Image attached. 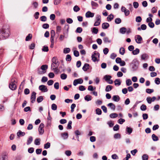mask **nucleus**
Instances as JSON below:
<instances>
[{"mask_svg": "<svg viewBox=\"0 0 160 160\" xmlns=\"http://www.w3.org/2000/svg\"><path fill=\"white\" fill-rule=\"evenodd\" d=\"M10 33L9 27L7 25H3L0 30V40H4L8 38Z\"/></svg>", "mask_w": 160, "mask_h": 160, "instance_id": "1", "label": "nucleus"}, {"mask_svg": "<svg viewBox=\"0 0 160 160\" xmlns=\"http://www.w3.org/2000/svg\"><path fill=\"white\" fill-rule=\"evenodd\" d=\"M17 79L15 78H12L11 79L9 84V88L12 90H15L17 88L16 83H17Z\"/></svg>", "mask_w": 160, "mask_h": 160, "instance_id": "2", "label": "nucleus"}, {"mask_svg": "<svg viewBox=\"0 0 160 160\" xmlns=\"http://www.w3.org/2000/svg\"><path fill=\"white\" fill-rule=\"evenodd\" d=\"M48 68V65H42L41 68H38V73L39 74L41 75L45 73L46 72V70Z\"/></svg>", "mask_w": 160, "mask_h": 160, "instance_id": "3", "label": "nucleus"}, {"mask_svg": "<svg viewBox=\"0 0 160 160\" xmlns=\"http://www.w3.org/2000/svg\"><path fill=\"white\" fill-rule=\"evenodd\" d=\"M92 60L94 62L98 61L100 58V54L97 51H95L92 55Z\"/></svg>", "mask_w": 160, "mask_h": 160, "instance_id": "4", "label": "nucleus"}, {"mask_svg": "<svg viewBox=\"0 0 160 160\" xmlns=\"http://www.w3.org/2000/svg\"><path fill=\"white\" fill-rule=\"evenodd\" d=\"M132 69L133 71H136L138 68L139 63L136 59H134L132 62Z\"/></svg>", "mask_w": 160, "mask_h": 160, "instance_id": "5", "label": "nucleus"}, {"mask_svg": "<svg viewBox=\"0 0 160 160\" xmlns=\"http://www.w3.org/2000/svg\"><path fill=\"white\" fill-rule=\"evenodd\" d=\"M52 63L51 64V68L55 67H58L59 65V63L57 57H53L52 59Z\"/></svg>", "mask_w": 160, "mask_h": 160, "instance_id": "6", "label": "nucleus"}, {"mask_svg": "<svg viewBox=\"0 0 160 160\" xmlns=\"http://www.w3.org/2000/svg\"><path fill=\"white\" fill-rule=\"evenodd\" d=\"M44 127V124L43 123H41L39 125L38 128L39 134V135H42L44 132V130L43 128Z\"/></svg>", "mask_w": 160, "mask_h": 160, "instance_id": "7", "label": "nucleus"}, {"mask_svg": "<svg viewBox=\"0 0 160 160\" xmlns=\"http://www.w3.org/2000/svg\"><path fill=\"white\" fill-rule=\"evenodd\" d=\"M96 21L95 22L94 26H99L101 22V16L99 14L97 15H96Z\"/></svg>", "mask_w": 160, "mask_h": 160, "instance_id": "8", "label": "nucleus"}, {"mask_svg": "<svg viewBox=\"0 0 160 160\" xmlns=\"http://www.w3.org/2000/svg\"><path fill=\"white\" fill-rule=\"evenodd\" d=\"M39 89L42 92H48V90L47 87L43 85H40L39 87Z\"/></svg>", "mask_w": 160, "mask_h": 160, "instance_id": "9", "label": "nucleus"}, {"mask_svg": "<svg viewBox=\"0 0 160 160\" xmlns=\"http://www.w3.org/2000/svg\"><path fill=\"white\" fill-rule=\"evenodd\" d=\"M135 41L138 44L142 43V37L140 35H137L135 37Z\"/></svg>", "mask_w": 160, "mask_h": 160, "instance_id": "10", "label": "nucleus"}, {"mask_svg": "<svg viewBox=\"0 0 160 160\" xmlns=\"http://www.w3.org/2000/svg\"><path fill=\"white\" fill-rule=\"evenodd\" d=\"M36 94V93L34 92H33L31 94V102L32 103L34 102L35 101Z\"/></svg>", "mask_w": 160, "mask_h": 160, "instance_id": "11", "label": "nucleus"}, {"mask_svg": "<svg viewBox=\"0 0 160 160\" xmlns=\"http://www.w3.org/2000/svg\"><path fill=\"white\" fill-rule=\"evenodd\" d=\"M94 13L93 12H91L88 11L86 13L85 16L87 18H89L90 17L92 18L94 17Z\"/></svg>", "mask_w": 160, "mask_h": 160, "instance_id": "12", "label": "nucleus"}, {"mask_svg": "<svg viewBox=\"0 0 160 160\" xmlns=\"http://www.w3.org/2000/svg\"><path fill=\"white\" fill-rule=\"evenodd\" d=\"M17 136L18 138L20 137L24 136L25 135V133L24 132H22L20 130H19L17 133Z\"/></svg>", "mask_w": 160, "mask_h": 160, "instance_id": "13", "label": "nucleus"}, {"mask_svg": "<svg viewBox=\"0 0 160 160\" xmlns=\"http://www.w3.org/2000/svg\"><path fill=\"white\" fill-rule=\"evenodd\" d=\"M91 4L92 9H96L98 6V4L93 1H91Z\"/></svg>", "mask_w": 160, "mask_h": 160, "instance_id": "14", "label": "nucleus"}, {"mask_svg": "<svg viewBox=\"0 0 160 160\" xmlns=\"http://www.w3.org/2000/svg\"><path fill=\"white\" fill-rule=\"evenodd\" d=\"M147 28V26L144 24H143L141 25L140 27H138L137 29L138 31H141V30H144Z\"/></svg>", "mask_w": 160, "mask_h": 160, "instance_id": "15", "label": "nucleus"}, {"mask_svg": "<svg viewBox=\"0 0 160 160\" xmlns=\"http://www.w3.org/2000/svg\"><path fill=\"white\" fill-rule=\"evenodd\" d=\"M89 65L88 63H85L84 66L82 67V69L84 71H87L89 69Z\"/></svg>", "mask_w": 160, "mask_h": 160, "instance_id": "16", "label": "nucleus"}, {"mask_svg": "<svg viewBox=\"0 0 160 160\" xmlns=\"http://www.w3.org/2000/svg\"><path fill=\"white\" fill-rule=\"evenodd\" d=\"M109 27V24L107 22H104L102 24V28L103 29H107Z\"/></svg>", "mask_w": 160, "mask_h": 160, "instance_id": "17", "label": "nucleus"}, {"mask_svg": "<svg viewBox=\"0 0 160 160\" xmlns=\"http://www.w3.org/2000/svg\"><path fill=\"white\" fill-rule=\"evenodd\" d=\"M114 15L112 14L109 15L107 18V20L108 22H110L114 18Z\"/></svg>", "mask_w": 160, "mask_h": 160, "instance_id": "18", "label": "nucleus"}, {"mask_svg": "<svg viewBox=\"0 0 160 160\" xmlns=\"http://www.w3.org/2000/svg\"><path fill=\"white\" fill-rule=\"evenodd\" d=\"M120 99V98L118 95H114L112 97V100L115 102H118Z\"/></svg>", "mask_w": 160, "mask_h": 160, "instance_id": "19", "label": "nucleus"}, {"mask_svg": "<svg viewBox=\"0 0 160 160\" xmlns=\"http://www.w3.org/2000/svg\"><path fill=\"white\" fill-rule=\"evenodd\" d=\"M33 140V138L32 136H29L28 138L27 142V145H29L32 142Z\"/></svg>", "mask_w": 160, "mask_h": 160, "instance_id": "20", "label": "nucleus"}, {"mask_svg": "<svg viewBox=\"0 0 160 160\" xmlns=\"http://www.w3.org/2000/svg\"><path fill=\"white\" fill-rule=\"evenodd\" d=\"M108 106L109 107L112 109L114 110L115 108V106L112 103H110L108 104Z\"/></svg>", "mask_w": 160, "mask_h": 160, "instance_id": "21", "label": "nucleus"}, {"mask_svg": "<svg viewBox=\"0 0 160 160\" xmlns=\"http://www.w3.org/2000/svg\"><path fill=\"white\" fill-rule=\"evenodd\" d=\"M112 86L110 85H107L105 91L107 92L110 91L112 88Z\"/></svg>", "mask_w": 160, "mask_h": 160, "instance_id": "22", "label": "nucleus"}, {"mask_svg": "<svg viewBox=\"0 0 160 160\" xmlns=\"http://www.w3.org/2000/svg\"><path fill=\"white\" fill-rule=\"evenodd\" d=\"M120 32L122 34H125L126 32V28L125 27H122L120 29Z\"/></svg>", "mask_w": 160, "mask_h": 160, "instance_id": "23", "label": "nucleus"}, {"mask_svg": "<svg viewBox=\"0 0 160 160\" xmlns=\"http://www.w3.org/2000/svg\"><path fill=\"white\" fill-rule=\"evenodd\" d=\"M132 129L130 127H127L126 128V132L128 134H130L132 133Z\"/></svg>", "mask_w": 160, "mask_h": 160, "instance_id": "24", "label": "nucleus"}, {"mask_svg": "<svg viewBox=\"0 0 160 160\" xmlns=\"http://www.w3.org/2000/svg\"><path fill=\"white\" fill-rule=\"evenodd\" d=\"M84 99L87 101H90L92 100V96L90 95H87L84 97Z\"/></svg>", "mask_w": 160, "mask_h": 160, "instance_id": "25", "label": "nucleus"}, {"mask_svg": "<svg viewBox=\"0 0 160 160\" xmlns=\"http://www.w3.org/2000/svg\"><path fill=\"white\" fill-rule=\"evenodd\" d=\"M55 35V32L54 30H52L51 32L50 39H54V37Z\"/></svg>", "mask_w": 160, "mask_h": 160, "instance_id": "26", "label": "nucleus"}, {"mask_svg": "<svg viewBox=\"0 0 160 160\" xmlns=\"http://www.w3.org/2000/svg\"><path fill=\"white\" fill-rule=\"evenodd\" d=\"M114 84L115 85L119 86L121 85V82L119 79H116L114 81Z\"/></svg>", "mask_w": 160, "mask_h": 160, "instance_id": "27", "label": "nucleus"}, {"mask_svg": "<svg viewBox=\"0 0 160 160\" xmlns=\"http://www.w3.org/2000/svg\"><path fill=\"white\" fill-rule=\"evenodd\" d=\"M61 135L64 139H67L68 137V134L67 132L62 133L61 134Z\"/></svg>", "mask_w": 160, "mask_h": 160, "instance_id": "28", "label": "nucleus"}, {"mask_svg": "<svg viewBox=\"0 0 160 160\" xmlns=\"http://www.w3.org/2000/svg\"><path fill=\"white\" fill-rule=\"evenodd\" d=\"M152 138L153 140L154 141H156L158 140V137L155 134H153L152 136Z\"/></svg>", "mask_w": 160, "mask_h": 160, "instance_id": "29", "label": "nucleus"}, {"mask_svg": "<svg viewBox=\"0 0 160 160\" xmlns=\"http://www.w3.org/2000/svg\"><path fill=\"white\" fill-rule=\"evenodd\" d=\"M40 139L39 138L36 139L34 141V144L37 145H39L40 144Z\"/></svg>", "mask_w": 160, "mask_h": 160, "instance_id": "30", "label": "nucleus"}, {"mask_svg": "<svg viewBox=\"0 0 160 160\" xmlns=\"http://www.w3.org/2000/svg\"><path fill=\"white\" fill-rule=\"evenodd\" d=\"M118 116V114L116 113H112L109 116L111 118H117Z\"/></svg>", "mask_w": 160, "mask_h": 160, "instance_id": "31", "label": "nucleus"}, {"mask_svg": "<svg viewBox=\"0 0 160 160\" xmlns=\"http://www.w3.org/2000/svg\"><path fill=\"white\" fill-rule=\"evenodd\" d=\"M139 52V50L138 48H137L132 52V54L134 55H137Z\"/></svg>", "mask_w": 160, "mask_h": 160, "instance_id": "32", "label": "nucleus"}, {"mask_svg": "<svg viewBox=\"0 0 160 160\" xmlns=\"http://www.w3.org/2000/svg\"><path fill=\"white\" fill-rule=\"evenodd\" d=\"M43 99V97L42 96H40L37 98V101L38 103H40L42 102Z\"/></svg>", "mask_w": 160, "mask_h": 160, "instance_id": "33", "label": "nucleus"}, {"mask_svg": "<svg viewBox=\"0 0 160 160\" xmlns=\"http://www.w3.org/2000/svg\"><path fill=\"white\" fill-rule=\"evenodd\" d=\"M70 49L69 48H65L63 49V52L64 53H68L70 52Z\"/></svg>", "mask_w": 160, "mask_h": 160, "instance_id": "34", "label": "nucleus"}, {"mask_svg": "<svg viewBox=\"0 0 160 160\" xmlns=\"http://www.w3.org/2000/svg\"><path fill=\"white\" fill-rule=\"evenodd\" d=\"M112 78L111 76L108 75H106L104 77V79L106 81L109 80Z\"/></svg>", "mask_w": 160, "mask_h": 160, "instance_id": "35", "label": "nucleus"}, {"mask_svg": "<svg viewBox=\"0 0 160 160\" xmlns=\"http://www.w3.org/2000/svg\"><path fill=\"white\" fill-rule=\"evenodd\" d=\"M61 78L62 80L66 79L67 77V75L66 74L62 73L60 75Z\"/></svg>", "mask_w": 160, "mask_h": 160, "instance_id": "36", "label": "nucleus"}, {"mask_svg": "<svg viewBox=\"0 0 160 160\" xmlns=\"http://www.w3.org/2000/svg\"><path fill=\"white\" fill-rule=\"evenodd\" d=\"M121 19L119 18H117L115 19V22L116 24H119L121 23Z\"/></svg>", "mask_w": 160, "mask_h": 160, "instance_id": "37", "label": "nucleus"}, {"mask_svg": "<svg viewBox=\"0 0 160 160\" xmlns=\"http://www.w3.org/2000/svg\"><path fill=\"white\" fill-rule=\"evenodd\" d=\"M148 55L146 53H144L141 56V59L142 60H145L146 59L148 58Z\"/></svg>", "mask_w": 160, "mask_h": 160, "instance_id": "38", "label": "nucleus"}, {"mask_svg": "<svg viewBox=\"0 0 160 160\" xmlns=\"http://www.w3.org/2000/svg\"><path fill=\"white\" fill-rule=\"evenodd\" d=\"M32 37V35L31 34L29 33L28 34V35L26 37L25 40L26 41H28L30 40Z\"/></svg>", "mask_w": 160, "mask_h": 160, "instance_id": "39", "label": "nucleus"}, {"mask_svg": "<svg viewBox=\"0 0 160 160\" xmlns=\"http://www.w3.org/2000/svg\"><path fill=\"white\" fill-rule=\"evenodd\" d=\"M72 57L69 54H68L66 55V60L67 61L70 62L71 61Z\"/></svg>", "mask_w": 160, "mask_h": 160, "instance_id": "40", "label": "nucleus"}, {"mask_svg": "<svg viewBox=\"0 0 160 160\" xmlns=\"http://www.w3.org/2000/svg\"><path fill=\"white\" fill-rule=\"evenodd\" d=\"M96 112L97 114L100 115L102 114V111L100 109L98 108L96 109Z\"/></svg>", "mask_w": 160, "mask_h": 160, "instance_id": "41", "label": "nucleus"}, {"mask_svg": "<svg viewBox=\"0 0 160 160\" xmlns=\"http://www.w3.org/2000/svg\"><path fill=\"white\" fill-rule=\"evenodd\" d=\"M119 53L122 55L124 54L125 53V49L124 48L122 47L120 48L119 50Z\"/></svg>", "mask_w": 160, "mask_h": 160, "instance_id": "42", "label": "nucleus"}, {"mask_svg": "<svg viewBox=\"0 0 160 160\" xmlns=\"http://www.w3.org/2000/svg\"><path fill=\"white\" fill-rule=\"evenodd\" d=\"M72 124V121L71 120L68 122V124L67 127V129H71L72 128L71 124Z\"/></svg>", "mask_w": 160, "mask_h": 160, "instance_id": "43", "label": "nucleus"}, {"mask_svg": "<svg viewBox=\"0 0 160 160\" xmlns=\"http://www.w3.org/2000/svg\"><path fill=\"white\" fill-rule=\"evenodd\" d=\"M114 138L115 139H120L121 138V135L119 133H117L114 135Z\"/></svg>", "mask_w": 160, "mask_h": 160, "instance_id": "44", "label": "nucleus"}, {"mask_svg": "<svg viewBox=\"0 0 160 160\" xmlns=\"http://www.w3.org/2000/svg\"><path fill=\"white\" fill-rule=\"evenodd\" d=\"M76 107V105L74 103L72 104L71 106V112L72 113L74 111V109Z\"/></svg>", "mask_w": 160, "mask_h": 160, "instance_id": "45", "label": "nucleus"}, {"mask_svg": "<svg viewBox=\"0 0 160 160\" xmlns=\"http://www.w3.org/2000/svg\"><path fill=\"white\" fill-rule=\"evenodd\" d=\"M148 156L146 154H144L142 156V160H148Z\"/></svg>", "mask_w": 160, "mask_h": 160, "instance_id": "46", "label": "nucleus"}, {"mask_svg": "<svg viewBox=\"0 0 160 160\" xmlns=\"http://www.w3.org/2000/svg\"><path fill=\"white\" fill-rule=\"evenodd\" d=\"M42 50L44 52H48L49 51L48 47L47 46H44L42 48Z\"/></svg>", "mask_w": 160, "mask_h": 160, "instance_id": "47", "label": "nucleus"}, {"mask_svg": "<svg viewBox=\"0 0 160 160\" xmlns=\"http://www.w3.org/2000/svg\"><path fill=\"white\" fill-rule=\"evenodd\" d=\"M98 29L94 27L92 28V32L94 34H96L98 33Z\"/></svg>", "mask_w": 160, "mask_h": 160, "instance_id": "48", "label": "nucleus"}, {"mask_svg": "<svg viewBox=\"0 0 160 160\" xmlns=\"http://www.w3.org/2000/svg\"><path fill=\"white\" fill-rule=\"evenodd\" d=\"M50 143L49 142H48L44 145V148L45 149H48L50 147Z\"/></svg>", "mask_w": 160, "mask_h": 160, "instance_id": "49", "label": "nucleus"}, {"mask_svg": "<svg viewBox=\"0 0 160 160\" xmlns=\"http://www.w3.org/2000/svg\"><path fill=\"white\" fill-rule=\"evenodd\" d=\"M132 84V82L130 79H128L126 80V84L128 86L131 85Z\"/></svg>", "mask_w": 160, "mask_h": 160, "instance_id": "50", "label": "nucleus"}, {"mask_svg": "<svg viewBox=\"0 0 160 160\" xmlns=\"http://www.w3.org/2000/svg\"><path fill=\"white\" fill-rule=\"evenodd\" d=\"M103 41L105 43H110L111 42V40H109L107 37H105L103 38Z\"/></svg>", "mask_w": 160, "mask_h": 160, "instance_id": "51", "label": "nucleus"}, {"mask_svg": "<svg viewBox=\"0 0 160 160\" xmlns=\"http://www.w3.org/2000/svg\"><path fill=\"white\" fill-rule=\"evenodd\" d=\"M73 10L75 12H78L80 10V8H79L78 6L76 5L73 7Z\"/></svg>", "mask_w": 160, "mask_h": 160, "instance_id": "52", "label": "nucleus"}, {"mask_svg": "<svg viewBox=\"0 0 160 160\" xmlns=\"http://www.w3.org/2000/svg\"><path fill=\"white\" fill-rule=\"evenodd\" d=\"M52 109L53 110H56L57 108V107L55 104L53 103L51 105Z\"/></svg>", "mask_w": 160, "mask_h": 160, "instance_id": "53", "label": "nucleus"}, {"mask_svg": "<svg viewBox=\"0 0 160 160\" xmlns=\"http://www.w3.org/2000/svg\"><path fill=\"white\" fill-rule=\"evenodd\" d=\"M146 91L147 93L150 94L154 92V90L153 89L148 88L146 89Z\"/></svg>", "mask_w": 160, "mask_h": 160, "instance_id": "54", "label": "nucleus"}, {"mask_svg": "<svg viewBox=\"0 0 160 160\" xmlns=\"http://www.w3.org/2000/svg\"><path fill=\"white\" fill-rule=\"evenodd\" d=\"M82 31V29L81 28L78 27L76 30L75 32L77 33H80Z\"/></svg>", "mask_w": 160, "mask_h": 160, "instance_id": "55", "label": "nucleus"}, {"mask_svg": "<svg viewBox=\"0 0 160 160\" xmlns=\"http://www.w3.org/2000/svg\"><path fill=\"white\" fill-rule=\"evenodd\" d=\"M155 82L156 84L159 85L160 83V79L158 78H156L155 79Z\"/></svg>", "mask_w": 160, "mask_h": 160, "instance_id": "56", "label": "nucleus"}, {"mask_svg": "<svg viewBox=\"0 0 160 160\" xmlns=\"http://www.w3.org/2000/svg\"><path fill=\"white\" fill-rule=\"evenodd\" d=\"M140 109L142 111H145L147 109V107L145 105L142 104L141 106Z\"/></svg>", "mask_w": 160, "mask_h": 160, "instance_id": "57", "label": "nucleus"}, {"mask_svg": "<svg viewBox=\"0 0 160 160\" xmlns=\"http://www.w3.org/2000/svg\"><path fill=\"white\" fill-rule=\"evenodd\" d=\"M65 154L68 156H70L72 154V152L70 150H66L65 151Z\"/></svg>", "mask_w": 160, "mask_h": 160, "instance_id": "58", "label": "nucleus"}, {"mask_svg": "<svg viewBox=\"0 0 160 160\" xmlns=\"http://www.w3.org/2000/svg\"><path fill=\"white\" fill-rule=\"evenodd\" d=\"M142 18L140 16H138L136 18V21L138 22H139L142 21Z\"/></svg>", "mask_w": 160, "mask_h": 160, "instance_id": "59", "label": "nucleus"}, {"mask_svg": "<svg viewBox=\"0 0 160 160\" xmlns=\"http://www.w3.org/2000/svg\"><path fill=\"white\" fill-rule=\"evenodd\" d=\"M42 27L44 29H47L49 27V25L48 23L43 24L42 25Z\"/></svg>", "mask_w": 160, "mask_h": 160, "instance_id": "60", "label": "nucleus"}, {"mask_svg": "<svg viewBox=\"0 0 160 160\" xmlns=\"http://www.w3.org/2000/svg\"><path fill=\"white\" fill-rule=\"evenodd\" d=\"M73 54L74 56L76 57H78L79 55V52L77 50H75L74 51Z\"/></svg>", "mask_w": 160, "mask_h": 160, "instance_id": "61", "label": "nucleus"}, {"mask_svg": "<svg viewBox=\"0 0 160 160\" xmlns=\"http://www.w3.org/2000/svg\"><path fill=\"white\" fill-rule=\"evenodd\" d=\"M125 122V120L124 119L120 118L118 120V122L121 124H122Z\"/></svg>", "mask_w": 160, "mask_h": 160, "instance_id": "62", "label": "nucleus"}, {"mask_svg": "<svg viewBox=\"0 0 160 160\" xmlns=\"http://www.w3.org/2000/svg\"><path fill=\"white\" fill-rule=\"evenodd\" d=\"M40 20L42 22H45L47 20V18L45 16H43L40 17Z\"/></svg>", "mask_w": 160, "mask_h": 160, "instance_id": "63", "label": "nucleus"}, {"mask_svg": "<svg viewBox=\"0 0 160 160\" xmlns=\"http://www.w3.org/2000/svg\"><path fill=\"white\" fill-rule=\"evenodd\" d=\"M34 151V148H30L28 149V152L30 153H32Z\"/></svg>", "mask_w": 160, "mask_h": 160, "instance_id": "64", "label": "nucleus"}]
</instances>
